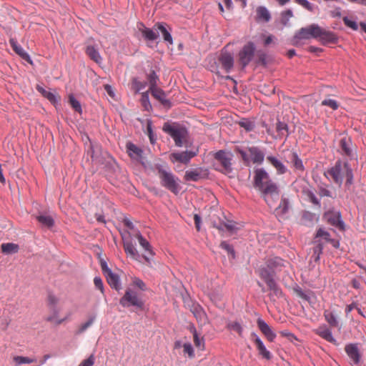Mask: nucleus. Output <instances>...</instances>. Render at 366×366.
<instances>
[{
  "label": "nucleus",
  "mask_w": 366,
  "mask_h": 366,
  "mask_svg": "<svg viewBox=\"0 0 366 366\" xmlns=\"http://www.w3.org/2000/svg\"><path fill=\"white\" fill-rule=\"evenodd\" d=\"M320 31V26L317 24H311L307 27L300 29L295 35L294 39H309L311 38L317 39V31Z\"/></svg>",
  "instance_id": "nucleus-8"
},
{
  "label": "nucleus",
  "mask_w": 366,
  "mask_h": 366,
  "mask_svg": "<svg viewBox=\"0 0 366 366\" xmlns=\"http://www.w3.org/2000/svg\"><path fill=\"white\" fill-rule=\"evenodd\" d=\"M36 90L42 94V96L46 98L53 105L56 107V104H59V97L54 92L50 90H46L44 87L40 85H36Z\"/></svg>",
  "instance_id": "nucleus-26"
},
{
  "label": "nucleus",
  "mask_w": 366,
  "mask_h": 366,
  "mask_svg": "<svg viewBox=\"0 0 366 366\" xmlns=\"http://www.w3.org/2000/svg\"><path fill=\"white\" fill-rule=\"evenodd\" d=\"M267 285L271 291V297H275L277 298H280L282 296V292L274 280L270 281V282Z\"/></svg>",
  "instance_id": "nucleus-38"
},
{
  "label": "nucleus",
  "mask_w": 366,
  "mask_h": 366,
  "mask_svg": "<svg viewBox=\"0 0 366 366\" xmlns=\"http://www.w3.org/2000/svg\"><path fill=\"white\" fill-rule=\"evenodd\" d=\"M152 97L157 99L164 107L170 108L172 107V102L170 100L167 99L166 93L158 86L154 89H149Z\"/></svg>",
  "instance_id": "nucleus-13"
},
{
  "label": "nucleus",
  "mask_w": 366,
  "mask_h": 366,
  "mask_svg": "<svg viewBox=\"0 0 366 366\" xmlns=\"http://www.w3.org/2000/svg\"><path fill=\"white\" fill-rule=\"evenodd\" d=\"M124 249L126 254L134 259H138L139 254L131 241L124 242Z\"/></svg>",
  "instance_id": "nucleus-32"
},
{
  "label": "nucleus",
  "mask_w": 366,
  "mask_h": 366,
  "mask_svg": "<svg viewBox=\"0 0 366 366\" xmlns=\"http://www.w3.org/2000/svg\"><path fill=\"white\" fill-rule=\"evenodd\" d=\"M132 285L139 288V290H141L142 291L144 292L147 290L146 284L139 277H132Z\"/></svg>",
  "instance_id": "nucleus-50"
},
{
  "label": "nucleus",
  "mask_w": 366,
  "mask_h": 366,
  "mask_svg": "<svg viewBox=\"0 0 366 366\" xmlns=\"http://www.w3.org/2000/svg\"><path fill=\"white\" fill-rule=\"evenodd\" d=\"M137 238L139 241L140 246L143 249L151 256L154 255V252L152 250L150 243L142 235L141 232L138 230L137 233Z\"/></svg>",
  "instance_id": "nucleus-31"
},
{
  "label": "nucleus",
  "mask_w": 366,
  "mask_h": 366,
  "mask_svg": "<svg viewBox=\"0 0 366 366\" xmlns=\"http://www.w3.org/2000/svg\"><path fill=\"white\" fill-rule=\"evenodd\" d=\"M85 52L88 55V56L94 62H96L98 64H102V58L97 47H95L93 45H89L86 47Z\"/></svg>",
  "instance_id": "nucleus-28"
},
{
  "label": "nucleus",
  "mask_w": 366,
  "mask_h": 366,
  "mask_svg": "<svg viewBox=\"0 0 366 366\" xmlns=\"http://www.w3.org/2000/svg\"><path fill=\"white\" fill-rule=\"evenodd\" d=\"M9 44L13 50L22 59L25 60L30 64H33V61L29 54L24 51V49L18 44L17 41L13 38L9 39Z\"/></svg>",
  "instance_id": "nucleus-14"
},
{
  "label": "nucleus",
  "mask_w": 366,
  "mask_h": 366,
  "mask_svg": "<svg viewBox=\"0 0 366 366\" xmlns=\"http://www.w3.org/2000/svg\"><path fill=\"white\" fill-rule=\"evenodd\" d=\"M251 338L255 343L259 354L262 355L263 358L270 360L272 357V355L270 352L266 349L265 346L264 345L260 338L254 332L251 334Z\"/></svg>",
  "instance_id": "nucleus-16"
},
{
  "label": "nucleus",
  "mask_w": 366,
  "mask_h": 366,
  "mask_svg": "<svg viewBox=\"0 0 366 366\" xmlns=\"http://www.w3.org/2000/svg\"><path fill=\"white\" fill-rule=\"evenodd\" d=\"M323 247L322 244L319 243L313 248V254L312 257L315 262H317L320 259V256L322 252Z\"/></svg>",
  "instance_id": "nucleus-53"
},
{
  "label": "nucleus",
  "mask_w": 366,
  "mask_h": 366,
  "mask_svg": "<svg viewBox=\"0 0 366 366\" xmlns=\"http://www.w3.org/2000/svg\"><path fill=\"white\" fill-rule=\"evenodd\" d=\"M128 155L133 159L140 160L142 159L143 150L132 142H127L126 144Z\"/></svg>",
  "instance_id": "nucleus-22"
},
{
  "label": "nucleus",
  "mask_w": 366,
  "mask_h": 366,
  "mask_svg": "<svg viewBox=\"0 0 366 366\" xmlns=\"http://www.w3.org/2000/svg\"><path fill=\"white\" fill-rule=\"evenodd\" d=\"M259 275L262 279L267 285H268L270 281H274L273 276L269 272V270L266 268H261L259 269Z\"/></svg>",
  "instance_id": "nucleus-43"
},
{
  "label": "nucleus",
  "mask_w": 366,
  "mask_h": 366,
  "mask_svg": "<svg viewBox=\"0 0 366 366\" xmlns=\"http://www.w3.org/2000/svg\"><path fill=\"white\" fill-rule=\"evenodd\" d=\"M295 294L300 298L309 301L310 295L305 292L300 287H297L294 289Z\"/></svg>",
  "instance_id": "nucleus-62"
},
{
  "label": "nucleus",
  "mask_w": 366,
  "mask_h": 366,
  "mask_svg": "<svg viewBox=\"0 0 366 366\" xmlns=\"http://www.w3.org/2000/svg\"><path fill=\"white\" fill-rule=\"evenodd\" d=\"M342 20H343L344 24L347 26L352 29V30L357 31L358 29L357 24L355 21L350 20L348 17L345 16L342 19Z\"/></svg>",
  "instance_id": "nucleus-61"
},
{
  "label": "nucleus",
  "mask_w": 366,
  "mask_h": 366,
  "mask_svg": "<svg viewBox=\"0 0 366 366\" xmlns=\"http://www.w3.org/2000/svg\"><path fill=\"white\" fill-rule=\"evenodd\" d=\"M315 332L326 341L334 345H337V340L334 338L332 331L326 325H321L318 327L315 330Z\"/></svg>",
  "instance_id": "nucleus-15"
},
{
  "label": "nucleus",
  "mask_w": 366,
  "mask_h": 366,
  "mask_svg": "<svg viewBox=\"0 0 366 366\" xmlns=\"http://www.w3.org/2000/svg\"><path fill=\"white\" fill-rule=\"evenodd\" d=\"M303 192L308 197V199L312 204L315 205H320V202L318 199L316 197L315 194L311 190H310L309 189H306L303 190Z\"/></svg>",
  "instance_id": "nucleus-54"
},
{
  "label": "nucleus",
  "mask_w": 366,
  "mask_h": 366,
  "mask_svg": "<svg viewBox=\"0 0 366 366\" xmlns=\"http://www.w3.org/2000/svg\"><path fill=\"white\" fill-rule=\"evenodd\" d=\"M94 364V357L90 355L87 359L83 360L79 366H93Z\"/></svg>",
  "instance_id": "nucleus-64"
},
{
  "label": "nucleus",
  "mask_w": 366,
  "mask_h": 366,
  "mask_svg": "<svg viewBox=\"0 0 366 366\" xmlns=\"http://www.w3.org/2000/svg\"><path fill=\"white\" fill-rule=\"evenodd\" d=\"M271 15L268 9L264 6H258L256 9V20L257 21L268 22Z\"/></svg>",
  "instance_id": "nucleus-29"
},
{
  "label": "nucleus",
  "mask_w": 366,
  "mask_h": 366,
  "mask_svg": "<svg viewBox=\"0 0 366 366\" xmlns=\"http://www.w3.org/2000/svg\"><path fill=\"white\" fill-rule=\"evenodd\" d=\"M207 201H210L212 204V206L210 207V211L208 216L209 217L211 224L213 225V220L216 219L217 221V216L214 217V214H217V210L220 209L217 207L218 202L212 192H207Z\"/></svg>",
  "instance_id": "nucleus-23"
},
{
  "label": "nucleus",
  "mask_w": 366,
  "mask_h": 366,
  "mask_svg": "<svg viewBox=\"0 0 366 366\" xmlns=\"http://www.w3.org/2000/svg\"><path fill=\"white\" fill-rule=\"evenodd\" d=\"M257 326L262 334L269 342H273L276 337V334L272 330L271 327L263 320L258 319L257 321Z\"/></svg>",
  "instance_id": "nucleus-20"
},
{
  "label": "nucleus",
  "mask_w": 366,
  "mask_h": 366,
  "mask_svg": "<svg viewBox=\"0 0 366 366\" xmlns=\"http://www.w3.org/2000/svg\"><path fill=\"white\" fill-rule=\"evenodd\" d=\"M323 218L325 221L339 229L341 231L345 229V224L343 221L341 219L340 212L334 210H330L324 214Z\"/></svg>",
  "instance_id": "nucleus-10"
},
{
  "label": "nucleus",
  "mask_w": 366,
  "mask_h": 366,
  "mask_svg": "<svg viewBox=\"0 0 366 366\" xmlns=\"http://www.w3.org/2000/svg\"><path fill=\"white\" fill-rule=\"evenodd\" d=\"M94 283L97 289L99 290L102 294H104V284L100 277H95L94 279Z\"/></svg>",
  "instance_id": "nucleus-63"
},
{
  "label": "nucleus",
  "mask_w": 366,
  "mask_h": 366,
  "mask_svg": "<svg viewBox=\"0 0 366 366\" xmlns=\"http://www.w3.org/2000/svg\"><path fill=\"white\" fill-rule=\"evenodd\" d=\"M248 152L250 155V161L253 164H261L264 162V154L257 147H251L248 148Z\"/></svg>",
  "instance_id": "nucleus-19"
},
{
  "label": "nucleus",
  "mask_w": 366,
  "mask_h": 366,
  "mask_svg": "<svg viewBox=\"0 0 366 366\" xmlns=\"http://www.w3.org/2000/svg\"><path fill=\"white\" fill-rule=\"evenodd\" d=\"M220 247L227 252L228 255H230L232 259L235 258V252L234 248L228 242L224 241L221 242Z\"/></svg>",
  "instance_id": "nucleus-49"
},
{
  "label": "nucleus",
  "mask_w": 366,
  "mask_h": 366,
  "mask_svg": "<svg viewBox=\"0 0 366 366\" xmlns=\"http://www.w3.org/2000/svg\"><path fill=\"white\" fill-rule=\"evenodd\" d=\"M183 352L184 355H187L190 359H193L195 356L194 348L190 342L184 343Z\"/></svg>",
  "instance_id": "nucleus-47"
},
{
  "label": "nucleus",
  "mask_w": 366,
  "mask_h": 366,
  "mask_svg": "<svg viewBox=\"0 0 366 366\" xmlns=\"http://www.w3.org/2000/svg\"><path fill=\"white\" fill-rule=\"evenodd\" d=\"M228 328L235 331L239 334V336H242V327L241 325L237 322H232L228 324L227 325Z\"/></svg>",
  "instance_id": "nucleus-56"
},
{
  "label": "nucleus",
  "mask_w": 366,
  "mask_h": 366,
  "mask_svg": "<svg viewBox=\"0 0 366 366\" xmlns=\"http://www.w3.org/2000/svg\"><path fill=\"white\" fill-rule=\"evenodd\" d=\"M36 219L42 226L48 228L52 227L54 224V219L49 215L39 214L36 216Z\"/></svg>",
  "instance_id": "nucleus-35"
},
{
  "label": "nucleus",
  "mask_w": 366,
  "mask_h": 366,
  "mask_svg": "<svg viewBox=\"0 0 366 366\" xmlns=\"http://www.w3.org/2000/svg\"><path fill=\"white\" fill-rule=\"evenodd\" d=\"M267 160L276 169L277 174H284L287 172V167L277 157L274 156H267Z\"/></svg>",
  "instance_id": "nucleus-27"
},
{
  "label": "nucleus",
  "mask_w": 366,
  "mask_h": 366,
  "mask_svg": "<svg viewBox=\"0 0 366 366\" xmlns=\"http://www.w3.org/2000/svg\"><path fill=\"white\" fill-rule=\"evenodd\" d=\"M276 129L281 135H285L287 133L288 127L287 124L278 121L276 124Z\"/></svg>",
  "instance_id": "nucleus-59"
},
{
  "label": "nucleus",
  "mask_w": 366,
  "mask_h": 366,
  "mask_svg": "<svg viewBox=\"0 0 366 366\" xmlns=\"http://www.w3.org/2000/svg\"><path fill=\"white\" fill-rule=\"evenodd\" d=\"M14 360L15 363L18 365H22V364H30L34 362V360L27 357H23V356H16L14 357Z\"/></svg>",
  "instance_id": "nucleus-51"
},
{
  "label": "nucleus",
  "mask_w": 366,
  "mask_h": 366,
  "mask_svg": "<svg viewBox=\"0 0 366 366\" xmlns=\"http://www.w3.org/2000/svg\"><path fill=\"white\" fill-rule=\"evenodd\" d=\"M199 174L196 171H187L185 174V179L187 181H197Z\"/></svg>",
  "instance_id": "nucleus-60"
},
{
  "label": "nucleus",
  "mask_w": 366,
  "mask_h": 366,
  "mask_svg": "<svg viewBox=\"0 0 366 366\" xmlns=\"http://www.w3.org/2000/svg\"><path fill=\"white\" fill-rule=\"evenodd\" d=\"M147 84V82L141 81L137 77L132 79V87L136 93H139L141 90L144 89Z\"/></svg>",
  "instance_id": "nucleus-44"
},
{
  "label": "nucleus",
  "mask_w": 366,
  "mask_h": 366,
  "mask_svg": "<svg viewBox=\"0 0 366 366\" xmlns=\"http://www.w3.org/2000/svg\"><path fill=\"white\" fill-rule=\"evenodd\" d=\"M69 104H71V107L73 108V109L78 112L79 114H81L82 113V108H81V103L79 100H77L74 96L73 94H70L69 96Z\"/></svg>",
  "instance_id": "nucleus-42"
},
{
  "label": "nucleus",
  "mask_w": 366,
  "mask_h": 366,
  "mask_svg": "<svg viewBox=\"0 0 366 366\" xmlns=\"http://www.w3.org/2000/svg\"><path fill=\"white\" fill-rule=\"evenodd\" d=\"M237 124H238L239 127L243 128L246 132L252 131L255 127L254 122L253 121L245 118L239 119L238 122H237Z\"/></svg>",
  "instance_id": "nucleus-40"
},
{
  "label": "nucleus",
  "mask_w": 366,
  "mask_h": 366,
  "mask_svg": "<svg viewBox=\"0 0 366 366\" xmlns=\"http://www.w3.org/2000/svg\"><path fill=\"white\" fill-rule=\"evenodd\" d=\"M217 216V221L213 220V227L218 229L219 230L227 231L229 234H233L236 232L239 227L238 224L226 219L224 213L221 210H217V214H214V217Z\"/></svg>",
  "instance_id": "nucleus-6"
},
{
  "label": "nucleus",
  "mask_w": 366,
  "mask_h": 366,
  "mask_svg": "<svg viewBox=\"0 0 366 366\" xmlns=\"http://www.w3.org/2000/svg\"><path fill=\"white\" fill-rule=\"evenodd\" d=\"M325 176L334 183L340 187L345 179L346 185L352 184L353 174L347 162H343L340 160L336 162L334 166L328 169L325 172Z\"/></svg>",
  "instance_id": "nucleus-2"
},
{
  "label": "nucleus",
  "mask_w": 366,
  "mask_h": 366,
  "mask_svg": "<svg viewBox=\"0 0 366 366\" xmlns=\"http://www.w3.org/2000/svg\"><path fill=\"white\" fill-rule=\"evenodd\" d=\"M345 350L350 360V364L358 365L362 361V353L357 343H350L345 345Z\"/></svg>",
  "instance_id": "nucleus-9"
},
{
  "label": "nucleus",
  "mask_w": 366,
  "mask_h": 366,
  "mask_svg": "<svg viewBox=\"0 0 366 366\" xmlns=\"http://www.w3.org/2000/svg\"><path fill=\"white\" fill-rule=\"evenodd\" d=\"M317 39H318L322 44L335 43L337 41V37L333 32L327 31L320 26V31H317Z\"/></svg>",
  "instance_id": "nucleus-12"
},
{
  "label": "nucleus",
  "mask_w": 366,
  "mask_h": 366,
  "mask_svg": "<svg viewBox=\"0 0 366 366\" xmlns=\"http://www.w3.org/2000/svg\"><path fill=\"white\" fill-rule=\"evenodd\" d=\"M220 61L227 71L233 66V58L229 54H223L220 57Z\"/></svg>",
  "instance_id": "nucleus-39"
},
{
  "label": "nucleus",
  "mask_w": 366,
  "mask_h": 366,
  "mask_svg": "<svg viewBox=\"0 0 366 366\" xmlns=\"http://www.w3.org/2000/svg\"><path fill=\"white\" fill-rule=\"evenodd\" d=\"M119 304L123 307H134L140 310L144 306V300L139 297L137 292L130 288L126 290L124 295L119 300Z\"/></svg>",
  "instance_id": "nucleus-5"
},
{
  "label": "nucleus",
  "mask_w": 366,
  "mask_h": 366,
  "mask_svg": "<svg viewBox=\"0 0 366 366\" xmlns=\"http://www.w3.org/2000/svg\"><path fill=\"white\" fill-rule=\"evenodd\" d=\"M234 150L241 155V157L245 164L249 165L250 164L251 161L249 154H248L245 151L242 150L239 147H236Z\"/></svg>",
  "instance_id": "nucleus-52"
},
{
  "label": "nucleus",
  "mask_w": 366,
  "mask_h": 366,
  "mask_svg": "<svg viewBox=\"0 0 366 366\" xmlns=\"http://www.w3.org/2000/svg\"><path fill=\"white\" fill-rule=\"evenodd\" d=\"M195 156V153L193 152H182L172 153V157L174 161L179 162L183 164H187L190 159Z\"/></svg>",
  "instance_id": "nucleus-25"
},
{
  "label": "nucleus",
  "mask_w": 366,
  "mask_h": 366,
  "mask_svg": "<svg viewBox=\"0 0 366 366\" xmlns=\"http://www.w3.org/2000/svg\"><path fill=\"white\" fill-rule=\"evenodd\" d=\"M157 171L161 185L174 194H177L181 189L179 178L170 171L164 169L161 165L157 167Z\"/></svg>",
  "instance_id": "nucleus-3"
},
{
  "label": "nucleus",
  "mask_w": 366,
  "mask_h": 366,
  "mask_svg": "<svg viewBox=\"0 0 366 366\" xmlns=\"http://www.w3.org/2000/svg\"><path fill=\"white\" fill-rule=\"evenodd\" d=\"M155 30L157 32L161 33L164 40L170 44H173V39L171 35V29H167V25L164 22H158L154 25Z\"/></svg>",
  "instance_id": "nucleus-18"
},
{
  "label": "nucleus",
  "mask_w": 366,
  "mask_h": 366,
  "mask_svg": "<svg viewBox=\"0 0 366 366\" xmlns=\"http://www.w3.org/2000/svg\"><path fill=\"white\" fill-rule=\"evenodd\" d=\"M59 303V298L56 297L52 292H49L47 296V305L48 307L57 306Z\"/></svg>",
  "instance_id": "nucleus-55"
},
{
  "label": "nucleus",
  "mask_w": 366,
  "mask_h": 366,
  "mask_svg": "<svg viewBox=\"0 0 366 366\" xmlns=\"http://www.w3.org/2000/svg\"><path fill=\"white\" fill-rule=\"evenodd\" d=\"M213 155L216 161L215 164L217 165L216 169L220 171L229 177H234V173L231 162L232 155L223 150H219Z\"/></svg>",
  "instance_id": "nucleus-4"
},
{
  "label": "nucleus",
  "mask_w": 366,
  "mask_h": 366,
  "mask_svg": "<svg viewBox=\"0 0 366 366\" xmlns=\"http://www.w3.org/2000/svg\"><path fill=\"white\" fill-rule=\"evenodd\" d=\"M316 238L322 237L327 242L331 241L330 234L328 232L322 228H320L316 233Z\"/></svg>",
  "instance_id": "nucleus-58"
},
{
  "label": "nucleus",
  "mask_w": 366,
  "mask_h": 366,
  "mask_svg": "<svg viewBox=\"0 0 366 366\" xmlns=\"http://www.w3.org/2000/svg\"><path fill=\"white\" fill-rule=\"evenodd\" d=\"M104 276L107 278L108 284L112 289H114L117 291H119L122 289V284L118 274L112 271L106 274Z\"/></svg>",
  "instance_id": "nucleus-24"
},
{
  "label": "nucleus",
  "mask_w": 366,
  "mask_h": 366,
  "mask_svg": "<svg viewBox=\"0 0 366 366\" xmlns=\"http://www.w3.org/2000/svg\"><path fill=\"white\" fill-rule=\"evenodd\" d=\"M49 309L50 312H51V315H50L49 316H48L46 318V320L47 322L56 321V325H60L65 320V318L56 320V318L59 315V310L57 307V306L49 307Z\"/></svg>",
  "instance_id": "nucleus-34"
},
{
  "label": "nucleus",
  "mask_w": 366,
  "mask_h": 366,
  "mask_svg": "<svg viewBox=\"0 0 366 366\" xmlns=\"http://www.w3.org/2000/svg\"><path fill=\"white\" fill-rule=\"evenodd\" d=\"M87 155L91 157L92 162L96 163H101L102 161L101 147L98 144H90L87 150Z\"/></svg>",
  "instance_id": "nucleus-21"
},
{
  "label": "nucleus",
  "mask_w": 366,
  "mask_h": 366,
  "mask_svg": "<svg viewBox=\"0 0 366 366\" xmlns=\"http://www.w3.org/2000/svg\"><path fill=\"white\" fill-rule=\"evenodd\" d=\"M352 141L350 138L347 137H343L340 141V147L341 153L346 156H351L352 154Z\"/></svg>",
  "instance_id": "nucleus-30"
},
{
  "label": "nucleus",
  "mask_w": 366,
  "mask_h": 366,
  "mask_svg": "<svg viewBox=\"0 0 366 366\" xmlns=\"http://www.w3.org/2000/svg\"><path fill=\"white\" fill-rule=\"evenodd\" d=\"M253 186L261 192L267 203L271 206L272 200L278 198V189L263 168L254 170Z\"/></svg>",
  "instance_id": "nucleus-1"
},
{
  "label": "nucleus",
  "mask_w": 366,
  "mask_h": 366,
  "mask_svg": "<svg viewBox=\"0 0 366 366\" xmlns=\"http://www.w3.org/2000/svg\"><path fill=\"white\" fill-rule=\"evenodd\" d=\"M97 319V313H92L89 315L88 320L84 323L81 324L77 331L76 335H80L84 332L89 327H90Z\"/></svg>",
  "instance_id": "nucleus-33"
},
{
  "label": "nucleus",
  "mask_w": 366,
  "mask_h": 366,
  "mask_svg": "<svg viewBox=\"0 0 366 366\" xmlns=\"http://www.w3.org/2000/svg\"><path fill=\"white\" fill-rule=\"evenodd\" d=\"M147 79L149 84V89H154V87L157 86V82L159 79L154 70L150 71V72L147 75Z\"/></svg>",
  "instance_id": "nucleus-41"
},
{
  "label": "nucleus",
  "mask_w": 366,
  "mask_h": 366,
  "mask_svg": "<svg viewBox=\"0 0 366 366\" xmlns=\"http://www.w3.org/2000/svg\"><path fill=\"white\" fill-rule=\"evenodd\" d=\"M193 337L194 342L197 347L201 348V350H204V337L200 338L199 334L197 333L196 329L193 327Z\"/></svg>",
  "instance_id": "nucleus-46"
},
{
  "label": "nucleus",
  "mask_w": 366,
  "mask_h": 366,
  "mask_svg": "<svg viewBox=\"0 0 366 366\" xmlns=\"http://www.w3.org/2000/svg\"><path fill=\"white\" fill-rule=\"evenodd\" d=\"M141 27L139 28L142 37L147 42H153L159 38L158 32L152 29L146 27L142 23L140 24Z\"/></svg>",
  "instance_id": "nucleus-17"
},
{
  "label": "nucleus",
  "mask_w": 366,
  "mask_h": 366,
  "mask_svg": "<svg viewBox=\"0 0 366 366\" xmlns=\"http://www.w3.org/2000/svg\"><path fill=\"white\" fill-rule=\"evenodd\" d=\"M254 52V46L252 43L249 42L246 44L242 50L239 52V61L240 64L245 66L252 60Z\"/></svg>",
  "instance_id": "nucleus-11"
},
{
  "label": "nucleus",
  "mask_w": 366,
  "mask_h": 366,
  "mask_svg": "<svg viewBox=\"0 0 366 366\" xmlns=\"http://www.w3.org/2000/svg\"><path fill=\"white\" fill-rule=\"evenodd\" d=\"M141 103L144 108L147 111L152 107L149 102V92L142 93Z\"/></svg>",
  "instance_id": "nucleus-48"
},
{
  "label": "nucleus",
  "mask_w": 366,
  "mask_h": 366,
  "mask_svg": "<svg viewBox=\"0 0 366 366\" xmlns=\"http://www.w3.org/2000/svg\"><path fill=\"white\" fill-rule=\"evenodd\" d=\"M322 105L327 106L332 109L333 110H336L339 107V104L337 101L331 99H325L322 102Z\"/></svg>",
  "instance_id": "nucleus-57"
},
{
  "label": "nucleus",
  "mask_w": 366,
  "mask_h": 366,
  "mask_svg": "<svg viewBox=\"0 0 366 366\" xmlns=\"http://www.w3.org/2000/svg\"><path fill=\"white\" fill-rule=\"evenodd\" d=\"M324 317L325 320L330 325V327H336L338 326V321L337 317L330 310H325Z\"/></svg>",
  "instance_id": "nucleus-37"
},
{
  "label": "nucleus",
  "mask_w": 366,
  "mask_h": 366,
  "mask_svg": "<svg viewBox=\"0 0 366 366\" xmlns=\"http://www.w3.org/2000/svg\"><path fill=\"white\" fill-rule=\"evenodd\" d=\"M163 131L171 136L176 146L182 147L183 145V139L187 134V132L184 128L174 126L167 122L163 126Z\"/></svg>",
  "instance_id": "nucleus-7"
},
{
  "label": "nucleus",
  "mask_w": 366,
  "mask_h": 366,
  "mask_svg": "<svg viewBox=\"0 0 366 366\" xmlns=\"http://www.w3.org/2000/svg\"><path fill=\"white\" fill-rule=\"evenodd\" d=\"M291 162L293 164V166L295 169L302 171L304 169L302 160L299 158L298 155L295 152L292 153L291 154Z\"/></svg>",
  "instance_id": "nucleus-45"
},
{
  "label": "nucleus",
  "mask_w": 366,
  "mask_h": 366,
  "mask_svg": "<svg viewBox=\"0 0 366 366\" xmlns=\"http://www.w3.org/2000/svg\"><path fill=\"white\" fill-rule=\"evenodd\" d=\"M1 250L4 253L7 254H15L18 252L19 247L14 243H4L1 246Z\"/></svg>",
  "instance_id": "nucleus-36"
}]
</instances>
